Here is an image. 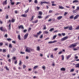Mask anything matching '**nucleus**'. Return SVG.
<instances>
[{
    "instance_id": "obj_31",
    "label": "nucleus",
    "mask_w": 79,
    "mask_h": 79,
    "mask_svg": "<svg viewBox=\"0 0 79 79\" xmlns=\"http://www.w3.org/2000/svg\"><path fill=\"white\" fill-rule=\"evenodd\" d=\"M48 44H53V41H50L48 42Z\"/></svg>"
},
{
    "instance_id": "obj_46",
    "label": "nucleus",
    "mask_w": 79,
    "mask_h": 79,
    "mask_svg": "<svg viewBox=\"0 0 79 79\" xmlns=\"http://www.w3.org/2000/svg\"><path fill=\"white\" fill-rule=\"evenodd\" d=\"M22 64V62H21V61L20 60L19 61V65H21Z\"/></svg>"
},
{
    "instance_id": "obj_49",
    "label": "nucleus",
    "mask_w": 79,
    "mask_h": 79,
    "mask_svg": "<svg viewBox=\"0 0 79 79\" xmlns=\"http://www.w3.org/2000/svg\"><path fill=\"white\" fill-rule=\"evenodd\" d=\"M53 30H54V28H51V29L49 30V31H53Z\"/></svg>"
},
{
    "instance_id": "obj_33",
    "label": "nucleus",
    "mask_w": 79,
    "mask_h": 79,
    "mask_svg": "<svg viewBox=\"0 0 79 79\" xmlns=\"http://www.w3.org/2000/svg\"><path fill=\"white\" fill-rule=\"evenodd\" d=\"M38 18L39 19H42V17L41 15H40L39 16H38Z\"/></svg>"
},
{
    "instance_id": "obj_27",
    "label": "nucleus",
    "mask_w": 79,
    "mask_h": 79,
    "mask_svg": "<svg viewBox=\"0 0 79 79\" xmlns=\"http://www.w3.org/2000/svg\"><path fill=\"white\" fill-rule=\"evenodd\" d=\"M18 38L19 39V40H21V36H20V35H18Z\"/></svg>"
},
{
    "instance_id": "obj_30",
    "label": "nucleus",
    "mask_w": 79,
    "mask_h": 79,
    "mask_svg": "<svg viewBox=\"0 0 79 79\" xmlns=\"http://www.w3.org/2000/svg\"><path fill=\"white\" fill-rule=\"evenodd\" d=\"M75 66L76 68H79V64H77Z\"/></svg>"
},
{
    "instance_id": "obj_34",
    "label": "nucleus",
    "mask_w": 79,
    "mask_h": 79,
    "mask_svg": "<svg viewBox=\"0 0 79 79\" xmlns=\"http://www.w3.org/2000/svg\"><path fill=\"white\" fill-rule=\"evenodd\" d=\"M74 17V15H73L70 16L69 18L70 19H73Z\"/></svg>"
},
{
    "instance_id": "obj_3",
    "label": "nucleus",
    "mask_w": 79,
    "mask_h": 79,
    "mask_svg": "<svg viewBox=\"0 0 79 79\" xmlns=\"http://www.w3.org/2000/svg\"><path fill=\"white\" fill-rule=\"evenodd\" d=\"M28 35H29V34L28 33H27L25 34L23 36V40H26L27 38V37H28Z\"/></svg>"
},
{
    "instance_id": "obj_53",
    "label": "nucleus",
    "mask_w": 79,
    "mask_h": 79,
    "mask_svg": "<svg viewBox=\"0 0 79 79\" xmlns=\"http://www.w3.org/2000/svg\"><path fill=\"white\" fill-rule=\"evenodd\" d=\"M6 50L5 49H3V52H6Z\"/></svg>"
},
{
    "instance_id": "obj_12",
    "label": "nucleus",
    "mask_w": 79,
    "mask_h": 79,
    "mask_svg": "<svg viewBox=\"0 0 79 79\" xmlns=\"http://www.w3.org/2000/svg\"><path fill=\"white\" fill-rule=\"evenodd\" d=\"M8 30L10 31V30H11V23H10L9 26H8Z\"/></svg>"
},
{
    "instance_id": "obj_48",
    "label": "nucleus",
    "mask_w": 79,
    "mask_h": 79,
    "mask_svg": "<svg viewBox=\"0 0 79 79\" xmlns=\"http://www.w3.org/2000/svg\"><path fill=\"white\" fill-rule=\"evenodd\" d=\"M49 3H50V2H45V4H49Z\"/></svg>"
},
{
    "instance_id": "obj_38",
    "label": "nucleus",
    "mask_w": 79,
    "mask_h": 79,
    "mask_svg": "<svg viewBox=\"0 0 79 79\" xmlns=\"http://www.w3.org/2000/svg\"><path fill=\"white\" fill-rule=\"evenodd\" d=\"M76 30H79V25L76 28Z\"/></svg>"
},
{
    "instance_id": "obj_64",
    "label": "nucleus",
    "mask_w": 79,
    "mask_h": 79,
    "mask_svg": "<svg viewBox=\"0 0 79 79\" xmlns=\"http://www.w3.org/2000/svg\"><path fill=\"white\" fill-rule=\"evenodd\" d=\"M17 60H16L15 62V64H17Z\"/></svg>"
},
{
    "instance_id": "obj_4",
    "label": "nucleus",
    "mask_w": 79,
    "mask_h": 79,
    "mask_svg": "<svg viewBox=\"0 0 79 79\" xmlns=\"http://www.w3.org/2000/svg\"><path fill=\"white\" fill-rule=\"evenodd\" d=\"M68 39V36H66L61 39V41H64V40H66V39Z\"/></svg>"
},
{
    "instance_id": "obj_19",
    "label": "nucleus",
    "mask_w": 79,
    "mask_h": 79,
    "mask_svg": "<svg viewBox=\"0 0 79 79\" xmlns=\"http://www.w3.org/2000/svg\"><path fill=\"white\" fill-rule=\"evenodd\" d=\"M79 1L77 0H75L73 1V3H78Z\"/></svg>"
},
{
    "instance_id": "obj_41",
    "label": "nucleus",
    "mask_w": 79,
    "mask_h": 79,
    "mask_svg": "<svg viewBox=\"0 0 79 79\" xmlns=\"http://www.w3.org/2000/svg\"><path fill=\"white\" fill-rule=\"evenodd\" d=\"M0 31H3V27H0Z\"/></svg>"
},
{
    "instance_id": "obj_1",
    "label": "nucleus",
    "mask_w": 79,
    "mask_h": 79,
    "mask_svg": "<svg viewBox=\"0 0 79 79\" xmlns=\"http://www.w3.org/2000/svg\"><path fill=\"white\" fill-rule=\"evenodd\" d=\"M25 48H26V49L25 50L26 52H28V53H30L32 51H34V49H31V48H30L27 46H25Z\"/></svg>"
},
{
    "instance_id": "obj_8",
    "label": "nucleus",
    "mask_w": 79,
    "mask_h": 79,
    "mask_svg": "<svg viewBox=\"0 0 79 79\" xmlns=\"http://www.w3.org/2000/svg\"><path fill=\"white\" fill-rule=\"evenodd\" d=\"M71 54L69 55L66 56V59L67 60H69V58H71Z\"/></svg>"
},
{
    "instance_id": "obj_10",
    "label": "nucleus",
    "mask_w": 79,
    "mask_h": 79,
    "mask_svg": "<svg viewBox=\"0 0 79 79\" xmlns=\"http://www.w3.org/2000/svg\"><path fill=\"white\" fill-rule=\"evenodd\" d=\"M68 28L69 30H70V31L73 30V26H69Z\"/></svg>"
},
{
    "instance_id": "obj_47",
    "label": "nucleus",
    "mask_w": 79,
    "mask_h": 79,
    "mask_svg": "<svg viewBox=\"0 0 79 79\" xmlns=\"http://www.w3.org/2000/svg\"><path fill=\"white\" fill-rule=\"evenodd\" d=\"M56 42H57V41L55 40L52 41V44H53V43H56Z\"/></svg>"
},
{
    "instance_id": "obj_61",
    "label": "nucleus",
    "mask_w": 79,
    "mask_h": 79,
    "mask_svg": "<svg viewBox=\"0 0 79 79\" xmlns=\"http://www.w3.org/2000/svg\"><path fill=\"white\" fill-rule=\"evenodd\" d=\"M26 67V66L25 65H23V69H24V68H25Z\"/></svg>"
},
{
    "instance_id": "obj_20",
    "label": "nucleus",
    "mask_w": 79,
    "mask_h": 79,
    "mask_svg": "<svg viewBox=\"0 0 79 79\" xmlns=\"http://www.w3.org/2000/svg\"><path fill=\"white\" fill-rule=\"evenodd\" d=\"M59 9H64V7H63L62 6H59Z\"/></svg>"
},
{
    "instance_id": "obj_54",
    "label": "nucleus",
    "mask_w": 79,
    "mask_h": 79,
    "mask_svg": "<svg viewBox=\"0 0 79 79\" xmlns=\"http://www.w3.org/2000/svg\"><path fill=\"white\" fill-rule=\"evenodd\" d=\"M16 41H12V43H13V44H16Z\"/></svg>"
},
{
    "instance_id": "obj_50",
    "label": "nucleus",
    "mask_w": 79,
    "mask_h": 79,
    "mask_svg": "<svg viewBox=\"0 0 79 79\" xmlns=\"http://www.w3.org/2000/svg\"><path fill=\"white\" fill-rule=\"evenodd\" d=\"M21 3V2H18L17 3L16 5H19V4H20Z\"/></svg>"
},
{
    "instance_id": "obj_7",
    "label": "nucleus",
    "mask_w": 79,
    "mask_h": 79,
    "mask_svg": "<svg viewBox=\"0 0 79 79\" xmlns=\"http://www.w3.org/2000/svg\"><path fill=\"white\" fill-rule=\"evenodd\" d=\"M15 21V19H12V20H9V23H11V22H12V23H14Z\"/></svg>"
},
{
    "instance_id": "obj_26",
    "label": "nucleus",
    "mask_w": 79,
    "mask_h": 79,
    "mask_svg": "<svg viewBox=\"0 0 79 79\" xmlns=\"http://www.w3.org/2000/svg\"><path fill=\"white\" fill-rule=\"evenodd\" d=\"M56 36H57L56 35L53 36V37L52 38V39L53 40H54V39H55V38H56Z\"/></svg>"
},
{
    "instance_id": "obj_59",
    "label": "nucleus",
    "mask_w": 79,
    "mask_h": 79,
    "mask_svg": "<svg viewBox=\"0 0 79 79\" xmlns=\"http://www.w3.org/2000/svg\"><path fill=\"white\" fill-rule=\"evenodd\" d=\"M38 22V20H36L34 21V23H37Z\"/></svg>"
},
{
    "instance_id": "obj_44",
    "label": "nucleus",
    "mask_w": 79,
    "mask_h": 79,
    "mask_svg": "<svg viewBox=\"0 0 79 79\" xmlns=\"http://www.w3.org/2000/svg\"><path fill=\"white\" fill-rule=\"evenodd\" d=\"M50 56L52 58H54V56H53V54H51Z\"/></svg>"
},
{
    "instance_id": "obj_52",
    "label": "nucleus",
    "mask_w": 79,
    "mask_h": 79,
    "mask_svg": "<svg viewBox=\"0 0 79 79\" xmlns=\"http://www.w3.org/2000/svg\"><path fill=\"white\" fill-rule=\"evenodd\" d=\"M77 8L76 9V10H79V6H77Z\"/></svg>"
},
{
    "instance_id": "obj_32",
    "label": "nucleus",
    "mask_w": 79,
    "mask_h": 79,
    "mask_svg": "<svg viewBox=\"0 0 79 79\" xmlns=\"http://www.w3.org/2000/svg\"><path fill=\"white\" fill-rule=\"evenodd\" d=\"M34 2L35 3V4H37V3H38V1H37V0H35Z\"/></svg>"
},
{
    "instance_id": "obj_43",
    "label": "nucleus",
    "mask_w": 79,
    "mask_h": 79,
    "mask_svg": "<svg viewBox=\"0 0 79 79\" xmlns=\"http://www.w3.org/2000/svg\"><path fill=\"white\" fill-rule=\"evenodd\" d=\"M49 39H50V38L49 37H47L45 39H44L45 40H49Z\"/></svg>"
},
{
    "instance_id": "obj_35",
    "label": "nucleus",
    "mask_w": 79,
    "mask_h": 79,
    "mask_svg": "<svg viewBox=\"0 0 79 79\" xmlns=\"http://www.w3.org/2000/svg\"><path fill=\"white\" fill-rule=\"evenodd\" d=\"M47 29V28H46V26L44 25V29L45 30V29Z\"/></svg>"
},
{
    "instance_id": "obj_57",
    "label": "nucleus",
    "mask_w": 79,
    "mask_h": 79,
    "mask_svg": "<svg viewBox=\"0 0 79 79\" xmlns=\"http://www.w3.org/2000/svg\"><path fill=\"white\" fill-rule=\"evenodd\" d=\"M29 11V9H28L27 10H26L25 11L26 13H27V12H28V11Z\"/></svg>"
},
{
    "instance_id": "obj_29",
    "label": "nucleus",
    "mask_w": 79,
    "mask_h": 79,
    "mask_svg": "<svg viewBox=\"0 0 79 79\" xmlns=\"http://www.w3.org/2000/svg\"><path fill=\"white\" fill-rule=\"evenodd\" d=\"M35 16H34V15H33L32 16L31 19L30 20L31 21H32V20H33V19H34V18Z\"/></svg>"
},
{
    "instance_id": "obj_9",
    "label": "nucleus",
    "mask_w": 79,
    "mask_h": 79,
    "mask_svg": "<svg viewBox=\"0 0 79 79\" xmlns=\"http://www.w3.org/2000/svg\"><path fill=\"white\" fill-rule=\"evenodd\" d=\"M19 29H24V27L23 25H20L18 27Z\"/></svg>"
},
{
    "instance_id": "obj_28",
    "label": "nucleus",
    "mask_w": 79,
    "mask_h": 79,
    "mask_svg": "<svg viewBox=\"0 0 79 79\" xmlns=\"http://www.w3.org/2000/svg\"><path fill=\"white\" fill-rule=\"evenodd\" d=\"M42 68L43 70H45L46 67H45V66H42Z\"/></svg>"
},
{
    "instance_id": "obj_15",
    "label": "nucleus",
    "mask_w": 79,
    "mask_h": 79,
    "mask_svg": "<svg viewBox=\"0 0 79 79\" xmlns=\"http://www.w3.org/2000/svg\"><path fill=\"white\" fill-rule=\"evenodd\" d=\"M36 50L37 51H38V52L40 51V47L39 46L37 47L36 48Z\"/></svg>"
},
{
    "instance_id": "obj_62",
    "label": "nucleus",
    "mask_w": 79,
    "mask_h": 79,
    "mask_svg": "<svg viewBox=\"0 0 79 79\" xmlns=\"http://www.w3.org/2000/svg\"><path fill=\"white\" fill-rule=\"evenodd\" d=\"M26 31H27V30L25 29V30H23V32H26Z\"/></svg>"
},
{
    "instance_id": "obj_18",
    "label": "nucleus",
    "mask_w": 79,
    "mask_h": 79,
    "mask_svg": "<svg viewBox=\"0 0 79 79\" xmlns=\"http://www.w3.org/2000/svg\"><path fill=\"white\" fill-rule=\"evenodd\" d=\"M5 69H6L7 71H9V69L8 68V67L7 66H5L4 67Z\"/></svg>"
},
{
    "instance_id": "obj_42",
    "label": "nucleus",
    "mask_w": 79,
    "mask_h": 79,
    "mask_svg": "<svg viewBox=\"0 0 79 79\" xmlns=\"http://www.w3.org/2000/svg\"><path fill=\"white\" fill-rule=\"evenodd\" d=\"M68 29V27H64V29H65V30H66V29Z\"/></svg>"
},
{
    "instance_id": "obj_11",
    "label": "nucleus",
    "mask_w": 79,
    "mask_h": 79,
    "mask_svg": "<svg viewBox=\"0 0 79 79\" xmlns=\"http://www.w3.org/2000/svg\"><path fill=\"white\" fill-rule=\"evenodd\" d=\"M62 18H63V16H60L57 17V19L58 20H60V19H62Z\"/></svg>"
},
{
    "instance_id": "obj_6",
    "label": "nucleus",
    "mask_w": 79,
    "mask_h": 79,
    "mask_svg": "<svg viewBox=\"0 0 79 79\" xmlns=\"http://www.w3.org/2000/svg\"><path fill=\"white\" fill-rule=\"evenodd\" d=\"M49 34V32L47 31H44L43 32V34Z\"/></svg>"
},
{
    "instance_id": "obj_23",
    "label": "nucleus",
    "mask_w": 79,
    "mask_h": 79,
    "mask_svg": "<svg viewBox=\"0 0 79 79\" xmlns=\"http://www.w3.org/2000/svg\"><path fill=\"white\" fill-rule=\"evenodd\" d=\"M7 40L9 42H10V41H11L12 39L11 38H7Z\"/></svg>"
},
{
    "instance_id": "obj_5",
    "label": "nucleus",
    "mask_w": 79,
    "mask_h": 79,
    "mask_svg": "<svg viewBox=\"0 0 79 79\" xmlns=\"http://www.w3.org/2000/svg\"><path fill=\"white\" fill-rule=\"evenodd\" d=\"M60 71H66V68H62L60 69Z\"/></svg>"
},
{
    "instance_id": "obj_25",
    "label": "nucleus",
    "mask_w": 79,
    "mask_h": 79,
    "mask_svg": "<svg viewBox=\"0 0 79 79\" xmlns=\"http://www.w3.org/2000/svg\"><path fill=\"white\" fill-rule=\"evenodd\" d=\"M42 33V31H40L39 32H38L37 33V35H40V34H41Z\"/></svg>"
},
{
    "instance_id": "obj_16",
    "label": "nucleus",
    "mask_w": 79,
    "mask_h": 79,
    "mask_svg": "<svg viewBox=\"0 0 79 79\" xmlns=\"http://www.w3.org/2000/svg\"><path fill=\"white\" fill-rule=\"evenodd\" d=\"M39 67V66L38 65H36L33 68V69H36L37 68H38Z\"/></svg>"
},
{
    "instance_id": "obj_51",
    "label": "nucleus",
    "mask_w": 79,
    "mask_h": 79,
    "mask_svg": "<svg viewBox=\"0 0 79 79\" xmlns=\"http://www.w3.org/2000/svg\"><path fill=\"white\" fill-rule=\"evenodd\" d=\"M77 49L76 48H73V50L74 51H76L77 50Z\"/></svg>"
},
{
    "instance_id": "obj_17",
    "label": "nucleus",
    "mask_w": 79,
    "mask_h": 79,
    "mask_svg": "<svg viewBox=\"0 0 79 79\" xmlns=\"http://www.w3.org/2000/svg\"><path fill=\"white\" fill-rule=\"evenodd\" d=\"M21 17H27V15L26 14H23L21 15Z\"/></svg>"
},
{
    "instance_id": "obj_55",
    "label": "nucleus",
    "mask_w": 79,
    "mask_h": 79,
    "mask_svg": "<svg viewBox=\"0 0 79 79\" xmlns=\"http://www.w3.org/2000/svg\"><path fill=\"white\" fill-rule=\"evenodd\" d=\"M49 16H47L45 18V19H47V18H48V17H49Z\"/></svg>"
},
{
    "instance_id": "obj_37",
    "label": "nucleus",
    "mask_w": 79,
    "mask_h": 79,
    "mask_svg": "<svg viewBox=\"0 0 79 79\" xmlns=\"http://www.w3.org/2000/svg\"><path fill=\"white\" fill-rule=\"evenodd\" d=\"M39 15H42V12L41 11L39 12Z\"/></svg>"
},
{
    "instance_id": "obj_22",
    "label": "nucleus",
    "mask_w": 79,
    "mask_h": 79,
    "mask_svg": "<svg viewBox=\"0 0 79 79\" xmlns=\"http://www.w3.org/2000/svg\"><path fill=\"white\" fill-rule=\"evenodd\" d=\"M77 54H76L74 55L75 59H78V56H77Z\"/></svg>"
},
{
    "instance_id": "obj_40",
    "label": "nucleus",
    "mask_w": 79,
    "mask_h": 79,
    "mask_svg": "<svg viewBox=\"0 0 79 79\" xmlns=\"http://www.w3.org/2000/svg\"><path fill=\"white\" fill-rule=\"evenodd\" d=\"M34 37H38V36H39V35H34Z\"/></svg>"
},
{
    "instance_id": "obj_24",
    "label": "nucleus",
    "mask_w": 79,
    "mask_h": 79,
    "mask_svg": "<svg viewBox=\"0 0 79 79\" xmlns=\"http://www.w3.org/2000/svg\"><path fill=\"white\" fill-rule=\"evenodd\" d=\"M9 48H12L13 47V46L12 45V44H9Z\"/></svg>"
},
{
    "instance_id": "obj_21",
    "label": "nucleus",
    "mask_w": 79,
    "mask_h": 79,
    "mask_svg": "<svg viewBox=\"0 0 79 79\" xmlns=\"http://www.w3.org/2000/svg\"><path fill=\"white\" fill-rule=\"evenodd\" d=\"M61 58H62V60H64V55H62L61 56Z\"/></svg>"
},
{
    "instance_id": "obj_56",
    "label": "nucleus",
    "mask_w": 79,
    "mask_h": 79,
    "mask_svg": "<svg viewBox=\"0 0 79 79\" xmlns=\"http://www.w3.org/2000/svg\"><path fill=\"white\" fill-rule=\"evenodd\" d=\"M3 45V43H0V46H2Z\"/></svg>"
},
{
    "instance_id": "obj_14",
    "label": "nucleus",
    "mask_w": 79,
    "mask_h": 79,
    "mask_svg": "<svg viewBox=\"0 0 79 79\" xmlns=\"http://www.w3.org/2000/svg\"><path fill=\"white\" fill-rule=\"evenodd\" d=\"M79 15H77L75 16L74 18V19H76L77 18H79Z\"/></svg>"
},
{
    "instance_id": "obj_60",
    "label": "nucleus",
    "mask_w": 79,
    "mask_h": 79,
    "mask_svg": "<svg viewBox=\"0 0 79 79\" xmlns=\"http://www.w3.org/2000/svg\"><path fill=\"white\" fill-rule=\"evenodd\" d=\"M74 71V69H72L70 70V72H73Z\"/></svg>"
},
{
    "instance_id": "obj_2",
    "label": "nucleus",
    "mask_w": 79,
    "mask_h": 79,
    "mask_svg": "<svg viewBox=\"0 0 79 79\" xmlns=\"http://www.w3.org/2000/svg\"><path fill=\"white\" fill-rule=\"evenodd\" d=\"M77 44H78V43H76L74 44H71V45H70L69 47V48H72V47L73 48H74V47H76V45Z\"/></svg>"
},
{
    "instance_id": "obj_13",
    "label": "nucleus",
    "mask_w": 79,
    "mask_h": 79,
    "mask_svg": "<svg viewBox=\"0 0 79 79\" xmlns=\"http://www.w3.org/2000/svg\"><path fill=\"white\" fill-rule=\"evenodd\" d=\"M7 0H6L3 2V4L6 5L7 4Z\"/></svg>"
},
{
    "instance_id": "obj_63",
    "label": "nucleus",
    "mask_w": 79,
    "mask_h": 79,
    "mask_svg": "<svg viewBox=\"0 0 79 79\" xmlns=\"http://www.w3.org/2000/svg\"><path fill=\"white\" fill-rule=\"evenodd\" d=\"M13 59V60H16V57H13V58H12Z\"/></svg>"
},
{
    "instance_id": "obj_36",
    "label": "nucleus",
    "mask_w": 79,
    "mask_h": 79,
    "mask_svg": "<svg viewBox=\"0 0 79 79\" xmlns=\"http://www.w3.org/2000/svg\"><path fill=\"white\" fill-rule=\"evenodd\" d=\"M20 54H22L23 55L24 54H25V52H20Z\"/></svg>"
},
{
    "instance_id": "obj_39",
    "label": "nucleus",
    "mask_w": 79,
    "mask_h": 79,
    "mask_svg": "<svg viewBox=\"0 0 79 79\" xmlns=\"http://www.w3.org/2000/svg\"><path fill=\"white\" fill-rule=\"evenodd\" d=\"M45 2H41V5H42V4H45Z\"/></svg>"
},
{
    "instance_id": "obj_58",
    "label": "nucleus",
    "mask_w": 79,
    "mask_h": 79,
    "mask_svg": "<svg viewBox=\"0 0 79 79\" xmlns=\"http://www.w3.org/2000/svg\"><path fill=\"white\" fill-rule=\"evenodd\" d=\"M67 14H68V12H65L64 15V16H66V15H67Z\"/></svg>"
},
{
    "instance_id": "obj_45",
    "label": "nucleus",
    "mask_w": 79,
    "mask_h": 79,
    "mask_svg": "<svg viewBox=\"0 0 79 79\" xmlns=\"http://www.w3.org/2000/svg\"><path fill=\"white\" fill-rule=\"evenodd\" d=\"M10 3H11V5H15V2H10Z\"/></svg>"
}]
</instances>
